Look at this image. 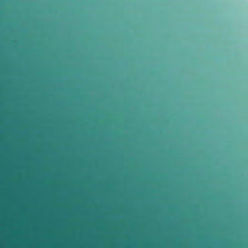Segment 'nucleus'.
Here are the masks:
<instances>
[{"label": "nucleus", "instance_id": "f257e3e1", "mask_svg": "<svg viewBox=\"0 0 248 248\" xmlns=\"http://www.w3.org/2000/svg\"><path fill=\"white\" fill-rule=\"evenodd\" d=\"M124 211H126V208H124Z\"/></svg>", "mask_w": 248, "mask_h": 248}, {"label": "nucleus", "instance_id": "f03ea898", "mask_svg": "<svg viewBox=\"0 0 248 248\" xmlns=\"http://www.w3.org/2000/svg\"><path fill=\"white\" fill-rule=\"evenodd\" d=\"M124 211H126V208H124Z\"/></svg>", "mask_w": 248, "mask_h": 248}, {"label": "nucleus", "instance_id": "7ed1b4c3", "mask_svg": "<svg viewBox=\"0 0 248 248\" xmlns=\"http://www.w3.org/2000/svg\"><path fill=\"white\" fill-rule=\"evenodd\" d=\"M124 238H126V236H124Z\"/></svg>", "mask_w": 248, "mask_h": 248}]
</instances>
